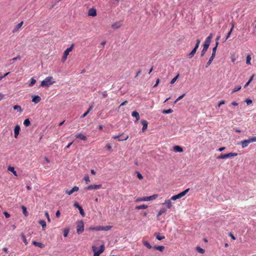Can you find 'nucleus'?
Here are the masks:
<instances>
[{
  "label": "nucleus",
  "instance_id": "nucleus-46",
  "mask_svg": "<svg viewBox=\"0 0 256 256\" xmlns=\"http://www.w3.org/2000/svg\"><path fill=\"white\" fill-rule=\"evenodd\" d=\"M213 60L214 59L212 58H209V60L206 64V68H208L212 64Z\"/></svg>",
  "mask_w": 256,
  "mask_h": 256
},
{
  "label": "nucleus",
  "instance_id": "nucleus-2",
  "mask_svg": "<svg viewBox=\"0 0 256 256\" xmlns=\"http://www.w3.org/2000/svg\"><path fill=\"white\" fill-rule=\"evenodd\" d=\"M158 197V194H154L152 196H145L143 198H138L136 200V202H139L141 201H148L154 200L156 198Z\"/></svg>",
  "mask_w": 256,
  "mask_h": 256
},
{
  "label": "nucleus",
  "instance_id": "nucleus-41",
  "mask_svg": "<svg viewBox=\"0 0 256 256\" xmlns=\"http://www.w3.org/2000/svg\"><path fill=\"white\" fill-rule=\"evenodd\" d=\"M22 212H23V214L26 216H27L28 214V212L26 210V208L24 206H22Z\"/></svg>",
  "mask_w": 256,
  "mask_h": 256
},
{
  "label": "nucleus",
  "instance_id": "nucleus-24",
  "mask_svg": "<svg viewBox=\"0 0 256 256\" xmlns=\"http://www.w3.org/2000/svg\"><path fill=\"white\" fill-rule=\"evenodd\" d=\"M154 235L158 240H161L165 238L164 236H160L158 233H155Z\"/></svg>",
  "mask_w": 256,
  "mask_h": 256
},
{
  "label": "nucleus",
  "instance_id": "nucleus-64",
  "mask_svg": "<svg viewBox=\"0 0 256 256\" xmlns=\"http://www.w3.org/2000/svg\"><path fill=\"white\" fill-rule=\"evenodd\" d=\"M60 212L59 210H58L56 212V216L57 217V218H58L60 216Z\"/></svg>",
  "mask_w": 256,
  "mask_h": 256
},
{
  "label": "nucleus",
  "instance_id": "nucleus-60",
  "mask_svg": "<svg viewBox=\"0 0 256 256\" xmlns=\"http://www.w3.org/2000/svg\"><path fill=\"white\" fill-rule=\"evenodd\" d=\"M45 216H46L48 221L50 222V216H49L48 212H45Z\"/></svg>",
  "mask_w": 256,
  "mask_h": 256
},
{
  "label": "nucleus",
  "instance_id": "nucleus-61",
  "mask_svg": "<svg viewBox=\"0 0 256 256\" xmlns=\"http://www.w3.org/2000/svg\"><path fill=\"white\" fill-rule=\"evenodd\" d=\"M159 82H160V79L158 78L156 80V82L154 86V87L155 88V87L157 86L158 85V84Z\"/></svg>",
  "mask_w": 256,
  "mask_h": 256
},
{
  "label": "nucleus",
  "instance_id": "nucleus-13",
  "mask_svg": "<svg viewBox=\"0 0 256 256\" xmlns=\"http://www.w3.org/2000/svg\"><path fill=\"white\" fill-rule=\"evenodd\" d=\"M20 131V126L19 125H16L14 128V136L15 138H17Z\"/></svg>",
  "mask_w": 256,
  "mask_h": 256
},
{
  "label": "nucleus",
  "instance_id": "nucleus-37",
  "mask_svg": "<svg viewBox=\"0 0 256 256\" xmlns=\"http://www.w3.org/2000/svg\"><path fill=\"white\" fill-rule=\"evenodd\" d=\"M196 249L198 252L200 254H204V250L198 246H196Z\"/></svg>",
  "mask_w": 256,
  "mask_h": 256
},
{
  "label": "nucleus",
  "instance_id": "nucleus-34",
  "mask_svg": "<svg viewBox=\"0 0 256 256\" xmlns=\"http://www.w3.org/2000/svg\"><path fill=\"white\" fill-rule=\"evenodd\" d=\"M190 190V188H187L186 190H184V191L181 192L180 193V196L181 198L184 196Z\"/></svg>",
  "mask_w": 256,
  "mask_h": 256
},
{
  "label": "nucleus",
  "instance_id": "nucleus-56",
  "mask_svg": "<svg viewBox=\"0 0 256 256\" xmlns=\"http://www.w3.org/2000/svg\"><path fill=\"white\" fill-rule=\"evenodd\" d=\"M122 136V134L116 135V136H112V138H113L114 139H118H118H120L119 138H120V136Z\"/></svg>",
  "mask_w": 256,
  "mask_h": 256
},
{
  "label": "nucleus",
  "instance_id": "nucleus-12",
  "mask_svg": "<svg viewBox=\"0 0 256 256\" xmlns=\"http://www.w3.org/2000/svg\"><path fill=\"white\" fill-rule=\"evenodd\" d=\"M79 190V188L77 186H74V187H73L72 188V190H66V193L69 194V195H70L72 194L73 192H78Z\"/></svg>",
  "mask_w": 256,
  "mask_h": 256
},
{
  "label": "nucleus",
  "instance_id": "nucleus-51",
  "mask_svg": "<svg viewBox=\"0 0 256 256\" xmlns=\"http://www.w3.org/2000/svg\"><path fill=\"white\" fill-rule=\"evenodd\" d=\"M250 60H251V58H250V56H248L246 57V64H250Z\"/></svg>",
  "mask_w": 256,
  "mask_h": 256
},
{
  "label": "nucleus",
  "instance_id": "nucleus-29",
  "mask_svg": "<svg viewBox=\"0 0 256 256\" xmlns=\"http://www.w3.org/2000/svg\"><path fill=\"white\" fill-rule=\"evenodd\" d=\"M166 208H163L161 209L158 212L157 217L158 218L160 216H161L163 214L166 213Z\"/></svg>",
  "mask_w": 256,
  "mask_h": 256
},
{
  "label": "nucleus",
  "instance_id": "nucleus-20",
  "mask_svg": "<svg viewBox=\"0 0 256 256\" xmlns=\"http://www.w3.org/2000/svg\"><path fill=\"white\" fill-rule=\"evenodd\" d=\"M172 200H168L165 201V202L163 204L166 205L168 208H170L172 206V204L171 202Z\"/></svg>",
  "mask_w": 256,
  "mask_h": 256
},
{
  "label": "nucleus",
  "instance_id": "nucleus-21",
  "mask_svg": "<svg viewBox=\"0 0 256 256\" xmlns=\"http://www.w3.org/2000/svg\"><path fill=\"white\" fill-rule=\"evenodd\" d=\"M32 244L35 246H38L40 248H43L44 247V245L41 243V242H36V241H33L32 242Z\"/></svg>",
  "mask_w": 256,
  "mask_h": 256
},
{
  "label": "nucleus",
  "instance_id": "nucleus-33",
  "mask_svg": "<svg viewBox=\"0 0 256 256\" xmlns=\"http://www.w3.org/2000/svg\"><path fill=\"white\" fill-rule=\"evenodd\" d=\"M69 231H70L69 228H66L64 230L63 232H64V237H66L68 236Z\"/></svg>",
  "mask_w": 256,
  "mask_h": 256
},
{
  "label": "nucleus",
  "instance_id": "nucleus-40",
  "mask_svg": "<svg viewBox=\"0 0 256 256\" xmlns=\"http://www.w3.org/2000/svg\"><path fill=\"white\" fill-rule=\"evenodd\" d=\"M242 87L240 86H236L232 90V94H233L241 89Z\"/></svg>",
  "mask_w": 256,
  "mask_h": 256
},
{
  "label": "nucleus",
  "instance_id": "nucleus-48",
  "mask_svg": "<svg viewBox=\"0 0 256 256\" xmlns=\"http://www.w3.org/2000/svg\"><path fill=\"white\" fill-rule=\"evenodd\" d=\"M84 181L86 182V184H88L90 180V178H89V176L88 175H86L84 177Z\"/></svg>",
  "mask_w": 256,
  "mask_h": 256
},
{
  "label": "nucleus",
  "instance_id": "nucleus-8",
  "mask_svg": "<svg viewBox=\"0 0 256 256\" xmlns=\"http://www.w3.org/2000/svg\"><path fill=\"white\" fill-rule=\"evenodd\" d=\"M210 44L208 43V42H204V47H203V48L201 52V54H200V56H203L206 52L209 46H210Z\"/></svg>",
  "mask_w": 256,
  "mask_h": 256
},
{
  "label": "nucleus",
  "instance_id": "nucleus-57",
  "mask_svg": "<svg viewBox=\"0 0 256 256\" xmlns=\"http://www.w3.org/2000/svg\"><path fill=\"white\" fill-rule=\"evenodd\" d=\"M106 148L108 150H110L112 149V146L110 144H108L106 146Z\"/></svg>",
  "mask_w": 256,
  "mask_h": 256
},
{
  "label": "nucleus",
  "instance_id": "nucleus-59",
  "mask_svg": "<svg viewBox=\"0 0 256 256\" xmlns=\"http://www.w3.org/2000/svg\"><path fill=\"white\" fill-rule=\"evenodd\" d=\"M225 104V100H222L220 102L218 103V106L220 107V106H222V104Z\"/></svg>",
  "mask_w": 256,
  "mask_h": 256
},
{
  "label": "nucleus",
  "instance_id": "nucleus-31",
  "mask_svg": "<svg viewBox=\"0 0 256 256\" xmlns=\"http://www.w3.org/2000/svg\"><path fill=\"white\" fill-rule=\"evenodd\" d=\"M42 226L43 228L46 227V222L44 220H40L38 222Z\"/></svg>",
  "mask_w": 256,
  "mask_h": 256
},
{
  "label": "nucleus",
  "instance_id": "nucleus-38",
  "mask_svg": "<svg viewBox=\"0 0 256 256\" xmlns=\"http://www.w3.org/2000/svg\"><path fill=\"white\" fill-rule=\"evenodd\" d=\"M36 82V80L32 78H30V82L28 84L29 86H32L33 85H34L35 84V83Z\"/></svg>",
  "mask_w": 256,
  "mask_h": 256
},
{
  "label": "nucleus",
  "instance_id": "nucleus-18",
  "mask_svg": "<svg viewBox=\"0 0 256 256\" xmlns=\"http://www.w3.org/2000/svg\"><path fill=\"white\" fill-rule=\"evenodd\" d=\"M76 138H79L81 140H87L86 136H85L84 135L82 134H78L76 135Z\"/></svg>",
  "mask_w": 256,
  "mask_h": 256
},
{
  "label": "nucleus",
  "instance_id": "nucleus-6",
  "mask_svg": "<svg viewBox=\"0 0 256 256\" xmlns=\"http://www.w3.org/2000/svg\"><path fill=\"white\" fill-rule=\"evenodd\" d=\"M76 231L78 234H80L84 230V223L82 221L78 222L76 227Z\"/></svg>",
  "mask_w": 256,
  "mask_h": 256
},
{
  "label": "nucleus",
  "instance_id": "nucleus-14",
  "mask_svg": "<svg viewBox=\"0 0 256 256\" xmlns=\"http://www.w3.org/2000/svg\"><path fill=\"white\" fill-rule=\"evenodd\" d=\"M141 124L142 125V131L144 132L147 129L148 122L146 120H141Z\"/></svg>",
  "mask_w": 256,
  "mask_h": 256
},
{
  "label": "nucleus",
  "instance_id": "nucleus-63",
  "mask_svg": "<svg viewBox=\"0 0 256 256\" xmlns=\"http://www.w3.org/2000/svg\"><path fill=\"white\" fill-rule=\"evenodd\" d=\"M88 112L86 111V112H84L81 116L80 118H84L86 117L88 114Z\"/></svg>",
  "mask_w": 256,
  "mask_h": 256
},
{
  "label": "nucleus",
  "instance_id": "nucleus-10",
  "mask_svg": "<svg viewBox=\"0 0 256 256\" xmlns=\"http://www.w3.org/2000/svg\"><path fill=\"white\" fill-rule=\"evenodd\" d=\"M74 206L75 208L78 209L80 214L82 216H84V210L82 209V207L77 202H74Z\"/></svg>",
  "mask_w": 256,
  "mask_h": 256
},
{
  "label": "nucleus",
  "instance_id": "nucleus-17",
  "mask_svg": "<svg viewBox=\"0 0 256 256\" xmlns=\"http://www.w3.org/2000/svg\"><path fill=\"white\" fill-rule=\"evenodd\" d=\"M132 116L133 117L136 118V120L135 122H136L140 118L139 113L138 112H137L136 111H134L132 114Z\"/></svg>",
  "mask_w": 256,
  "mask_h": 256
},
{
  "label": "nucleus",
  "instance_id": "nucleus-9",
  "mask_svg": "<svg viewBox=\"0 0 256 256\" xmlns=\"http://www.w3.org/2000/svg\"><path fill=\"white\" fill-rule=\"evenodd\" d=\"M250 142L249 139L244 140L238 144H240L242 146V148H244L247 147L249 144H250Z\"/></svg>",
  "mask_w": 256,
  "mask_h": 256
},
{
  "label": "nucleus",
  "instance_id": "nucleus-19",
  "mask_svg": "<svg viewBox=\"0 0 256 256\" xmlns=\"http://www.w3.org/2000/svg\"><path fill=\"white\" fill-rule=\"evenodd\" d=\"M122 23L120 22H116L112 25V28L114 29H117L120 27Z\"/></svg>",
  "mask_w": 256,
  "mask_h": 256
},
{
  "label": "nucleus",
  "instance_id": "nucleus-58",
  "mask_svg": "<svg viewBox=\"0 0 256 256\" xmlns=\"http://www.w3.org/2000/svg\"><path fill=\"white\" fill-rule=\"evenodd\" d=\"M4 214L6 218H9L10 217V214L6 212H4Z\"/></svg>",
  "mask_w": 256,
  "mask_h": 256
},
{
  "label": "nucleus",
  "instance_id": "nucleus-39",
  "mask_svg": "<svg viewBox=\"0 0 256 256\" xmlns=\"http://www.w3.org/2000/svg\"><path fill=\"white\" fill-rule=\"evenodd\" d=\"M20 236H21V237H22V241L24 242V244H25L26 245V244H28V241H27V240H26V238L25 236L24 235V234H22H22H21Z\"/></svg>",
  "mask_w": 256,
  "mask_h": 256
},
{
  "label": "nucleus",
  "instance_id": "nucleus-47",
  "mask_svg": "<svg viewBox=\"0 0 256 256\" xmlns=\"http://www.w3.org/2000/svg\"><path fill=\"white\" fill-rule=\"evenodd\" d=\"M122 138H120V139H118V140H122V141H123V140H128V135L126 136H121Z\"/></svg>",
  "mask_w": 256,
  "mask_h": 256
},
{
  "label": "nucleus",
  "instance_id": "nucleus-30",
  "mask_svg": "<svg viewBox=\"0 0 256 256\" xmlns=\"http://www.w3.org/2000/svg\"><path fill=\"white\" fill-rule=\"evenodd\" d=\"M142 244L149 249H150L152 248V246L148 241L144 240L142 242Z\"/></svg>",
  "mask_w": 256,
  "mask_h": 256
},
{
  "label": "nucleus",
  "instance_id": "nucleus-26",
  "mask_svg": "<svg viewBox=\"0 0 256 256\" xmlns=\"http://www.w3.org/2000/svg\"><path fill=\"white\" fill-rule=\"evenodd\" d=\"M213 34H210L206 38L204 42H208V44H210L211 40L212 38Z\"/></svg>",
  "mask_w": 256,
  "mask_h": 256
},
{
  "label": "nucleus",
  "instance_id": "nucleus-16",
  "mask_svg": "<svg viewBox=\"0 0 256 256\" xmlns=\"http://www.w3.org/2000/svg\"><path fill=\"white\" fill-rule=\"evenodd\" d=\"M41 100V98L40 96L36 95L34 96L32 98V102L35 104L38 103Z\"/></svg>",
  "mask_w": 256,
  "mask_h": 256
},
{
  "label": "nucleus",
  "instance_id": "nucleus-44",
  "mask_svg": "<svg viewBox=\"0 0 256 256\" xmlns=\"http://www.w3.org/2000/svg\"><path fill=\"white\" fill-rule=\"evenodd\" d=\"M90 230H102V226H96L94 228H90Z\"/></svg>",
  "mask_w": 256,
  "mask_h": 256
},
{
  "label": "nucleus",
  "instance_id": "nucleus-54",
  "mask_svg": "<svg viewBox=\"0 0 256 256\" xmlns=\"http://www.w3.org/2000/svg\"><path fill=\"white\" fill-rule=\"evenodd\" d=\"M110 226H102V230H108L110 228Z\"/></svg>",
  "mask_w": 256,
  "mask_h": 256
},
{
  "label": "nucleus",
  "instance_id": "nucleus-53",
  "mask_svg": "<svg viewBox=\"0 0 256 256\" xmlns=\"http://www.w3.org/2000/svg\"><path fill=\"white\" fill-rule=\"evenodd\" d=\"M21 59V57L20 55H18L16 57L13 58L11 60L16 61L17 60H20Z\"/></svg>",
  "mask_w": 256,
  "mask_h": 256
},
{
  "label": "nucleus",
  "instance_id": "nucleus-43",
  "mask_svg": "<svg viewBox=\"0 0 256 256\" xmlns=\"http://www.w3.org/2000/svg\"><path fill=\"white\" fill-rule=\"evenodd\" d=\"M186 94H183L182 95L178 97L176 100L174 101V104H176L178 101L180 100L181 99H182L184 96Z\"/></svg>",
  "mask_w": 256,
  "mask_h": 256
},
{
  "label": "nucleus",
  "instance_id": "nucleus-11",
  "mask_svg": "<svg viewBox=\"0 0 256 256\" xmlns=\"http://www.w3.org/2000/svg\"><path fill=\"white\" fill-rule=\"evenodd\" d=\"M88 16H96V10L94 8H91L88 10Z\"/></svg>",
  "mask_w": 256,
  "mask_h": 256
},
{
  "label": "nucleus",
  "instance_id": "nucleus-28",
  "mask_svg": "<svg viewBox=\"0 0 256 256\" xmlns=\"http://www.w3.org/2000/svg\"><path fill=\"white\" fill-rule=\"evenodd\" d=\"M153 248L154 250H158L160 252H162L164 250V246H154L153 247Z\"/></svg>",
  "mask_w": 256,
  "mask_h": 256
},
{
  "label": "nucleus",
  "instance_id": "nucleus-5",
  "mask_svg": "<svg viewBox=\"0 0 256 256\" xmlns=\"http://www.w3.org/2000/svg\"><path fill=\"white\" fill-rule=\"evenodd\" d=\"M74 45L73 44H72V46H71L70 48H67V49H66V50L64 52V55H63V56H62V61L63 62H64L66 60V58H67V56H68V55L69 52H70L72 50V48H73V47H74Z\"/></svg>",
  "mask_w": 256,
  "mask_h": 256
},
{
  "label": "nucleus",
  "instance_id": "nucleus-36",
  "mask_svg": "<svg viewBox=\"0 0 256 256\" xmlns=\"http://www.w3.org/2000/svg\"><path fill=\"white\" fill-rule=\"evenodd\" d=\"M24 124L26 126H30V122L28 118H26V119L24 122Z\"/></svg>",
  "mask_w": 256,
  "mask_h": 256
},
{
  "label": "nucleus",
  "instance_id": "nucleus-4",
  "mask_svg": "<svg viewBox=\"0 0 256 256\" xmlns=\"http://www.w3.org/2000/svg\"><path fill=\"white\" fill-rule=\"evenodd\" d=\"M93 251L94 252V256H99L104 250V245L100 246L99 249L96 246H92Z\"/></svg>",
  "mask_w": 256,
  "mask_h": 256
},
{
  "label": "nucleus",
  "instance_id": "nucleus-3",
  "mask_svg": "<svg viewBox=\"0 0 256 256\" xmlns=\"http://www.w3.org/2000/svg\"><path fill=\"white\" fill-rule=\"evenodd\" d=\"M238 156V154L236 152H230L226 154H221L217 157V159H226L231 158Z\"/></svg>",
  "mask_w": 256,
  "mask_h": 256
},
{
  "label": "nucleus",
  "instance_id": "nucleus-49",
  "mask_svg": "<svg viewBox=\"0 0 256 256\" xmlns=\"http://www.w3.org/2000/svg\"><path fill=\"white\" fill-rule=\"evenodd\" d=\"M232 32V30H230L228 32V33L227 34V36L224 40V42H225L226 40L230 36Z\"/></svg>",
  "mask_w": 256,
  "mask_h": 256
},
{
  "label": "nucleus",
  "instance_id": "nucleus-35",
  "mask_svg": "<svg viewBox=\"0 0 256 256\" xmlns=\"http://www.w3.org/2000/svg\"><path fill=\"white\" fill-rule=\"evenodd\" d=\"M13 108L14 110H18L20 112H22V109L21 107L18 105L14 106Z\"/></svg>",
  "mask_w": 256,
  "mask_h": 256
},
{
  "label": "nucleus",
  "instance_id": "nucleus-55",
  "mask_svg": "<svg viewBox=\"0 0 256 256\" xmlns=\"http://www.w3.org/2000/svg\"><path fill=\"white\" fill-rule=\"evenodd\" d=\"M245 102H246V104H247L248 105H250V104H252V100H250V99H246V100H245Z\"/></svg>",
  "mask_w": 256,
  "mask_h": 256
},
{
  "label": "nucleus",
  "instance_id": "nucleus-62",
  "mask_svg": "<svg viewBox=\"0 0 256 256\" xmlns=\"http://www.w3.org/2000/svg\"><path fill=\"white\" fill-rule=\"evenodd\" d=\"M102 97L104 98H106L108 96V94H106V92L105 91V92H102Z\"/></svg>",
  "mask_w": 256,
  "mask_h": 256
},
{
  "label": "nucleus",
  "instance_id": "nucleus-7",
  "mask_svg": "<svg viewBox=\"0 0 256 256\" xmlns=\"http://www.w3.org/2000/svg\"><path fill=\"white\" fill-rule=\"evenodd\" d=\"M102 186L101 184H93L90 185L88 186L85 188V190H88L93 189L98 190L102 188Z\"/></svg>",
  "mask_w": 256,
  "mask_h": 256
},
{
  "label": "nucleus",
  "instance_id": "nucleus-1",
  "mask_svg": "<svg viewBox=\"0 0 256 256\" xmlns=\"http://www.w3.org/2000/svg\"><path fill=\"white\" fill-rule=\"evenodd\" d=\"M53 78L52 76H49L44 78L40 84V86H47L48 87L52 84H53L54 82L52 81Z\"/></svg>",
  "mask_w": 256,
  "mask_h": 256
},
{
  "label": "nucleus",
  "instance_id": "nucleus-52",
  "mask_svg": "<svg viewBox=\"0 0 256 256\" xmlns=\"http://www.w3.org/2000/svg\"><path fill=\"white\" fill-rule=\"evenodd\" d=\"M136 173L137 174V177L139 180H142L143 178V176L140 172H136Z\"/></svg>",
  "mask_w": 256,
  "mask_h": 256
},
{
  "label": "nucleus",
  "instance_id": "nucleus-15",
  "mask_svg": "<svg viewBox=\"0 0 256 256\" xmlns=\"http://www.w3.org/2000/svg\"><path fill=\"white\" fill-rule=\"evenodd\" d=\"M197 50H198L197 48L194 47V48L192 49V50L191 51V52L188 54V58H191L192 57H194L195 54L196 53Z\"/></svg>",
  "mask_w": 256,
  "mask_h": 256
},
{
  "label": "nucleus",
  "instance_id": "nucleus-27",
  "mask_svg": "<svg viewBox=\"0 0 256 256\" xmlns=\"http://www.w3.org/2000/svg\"><path fill=\"white\" fill-rule=\"evenodd\" d=\"M8 170L12 172L15 176H17L16 172L14 170V167L9 166L8 168Z\"/></svg>",
  "mask_w": 256,
  "mask_h": 256
},
{
  "label": "nucleus",
  "instance_id": "nucleus-23",
  "mask_svg": "<svg viewBox=\"0 0 256 256\" xmlns=\"http://www.w3.org/2000/svg\"><path fill=\"white\" fill-rule=\"evenodd\" d=\"M23 24V22H20L18 23L16 26V27L14 28V29L13 30V32H16L17 30H18L21 28V26H22Z\"/></svg>",
  "mask_w": 256,
  "mask_h": 256
},
{
  "label": "nucleus",
  "instance_id": "nucleus-45",
  "mask_svg": "<svg viewBox=\"0 0 256 256\" xmlns=\"http://www.w3.org/2000/svg\"><path fill=\"white\" fill-rule=\"evenodd\" d=\"M178 75H177L176 76L174 77L171 80L170 82V84H174L176 82V80H177L178 78Z\"/></svg>",
  "mask_w": 256,
  "mask_h": 256
},
{
  "label": "nucleus",
  "instance_id": "nucleus-22",
  "mask_svg": "<svg viewBox=\"0 0 256 256\" xmlns=\"http://www.w3.org/2000/svg\"><path fill=\"white\" fill-rule=\"evenodd\" d=\"M174 150L175 151V152H183V149L182 147H180V146H176L174 147Z\"/></svg>",
  "mask_w": 256,
  "mask_h": 256
},
{
  "label": "nucleus",
  "instance_id": "nucleus-25",
  "mask_svg": "<svg viewBox=\"0 0 256 256\" xmlns=\"http://www.w3.org/2000/svg\"><path fill=\"white\" fill-rule=\"evenodd\" d=\"M148 208V206L146 204H142L140 206H136V210L146 209Z\"/></svg>",
  "mask_w": 256,
  "mask_h": 256
},
{
  "label": "nucleus",
  "instance_id": "nucleus-32",
  "mask_svg": "<svg viewBox=\"0 0 256 256\" xmlns=\"http://www.w3.org/2000/svg\"><path fill=\"white\" fill-rule=\"evenodd\" d=\"M181 198V197L180 196V194H178L176 195L173 196L171 198L170 200H176L177 199H179V198Z\"/></svg>",
  "mask_w": 256,
  "mask_h": 256
},
{
  "label": "nucleus",
  "instance_id": "nucleus-50",
  "mask_svg": "<svg viewBox=\"0 0 256 256\" xmlns=\"http://www.w3.org/2000/svg\"><path fill=\"white\" fill-rule=\"evenodd\" d=\"M248 139L250 143L253 142H256V136L250 138Z\"/></svg>",
  "mask_w": 256,
  "mask_h": 256
},
{
  "label": "nucleus",
  "instance_id": "nucleus-42",
  "mask_svg": "<svg viewBox=\"0 0 256 256\" xmlns=\"http://www.w3.org/2000/svg\"><path fill=\"white\" fill-rule=\"evenodd\" d=\"M172 112H173V110L170 108V109H168L166 110H163L162 112L163 114H170V113Z\"/></svg>",
  "mask_w": 256,
  "mask_h": 256
}]
</instances>
